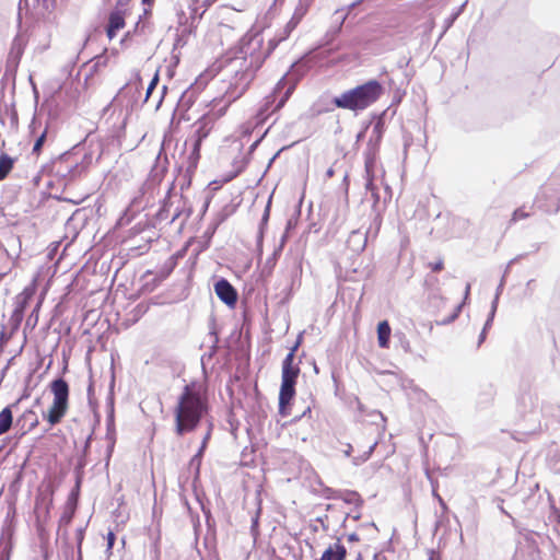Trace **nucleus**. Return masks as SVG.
Wrapping results in <instances>:
<instances>
[{
	"label": "nucleus",
	"mask_w": 560,
	"mask_h": 560,
	"mask_svg": "<svg viewBox=\"0 0 560 560\" xmlns=\"http://www.w3.org/2000/svg\"><path fill=\"white\" fill-rule=\"evenodd\" d=\"M207 411L208 398L203 386L196 382L187 384L174 409L175 432L184 435L195 431Z\"/></svg>",
	"instance_id": "obj_1"
},
{
	"label": "nucleus",
	"mask_w": 560,
	"mask_h": 560,
	"mask_svg": "<svg viewBox=\"0 0 560 560\" xmlns=\"http://www.w3.org/2000/svg\"><path fill=\"white\" fill-rule=\"evenodd\" d=\"M275 45L270 43L264 48V36L258 32H248L240 40L236 56L231 60L230 67L254 71L258 69L266 57L271 52Z\"/></svg>",
	"instance_id": "obj_2"
},
{
	"label": "nucleus",
	"mask_w": 560,
	"mask_h": 560,
	"mask_svg": "<svg viewBox=\"0 0 560 560\" xmlns=\"http://www.w3.org/2000/svg\"><path fill=\"white\" fill-rule=\"evenodd\" d=\"M382 93L383 86L380 82L371 80L334 97L332 103L338 108L359 112L364 110L375 103L381 97Z\"/></svg>",
	"instance_id": "obj_3"
},
{
	"label": "nucleus",
	"mask_w": 560,
	"mask_h": 560,
	"mask_svg": "<svg viewBox=\"0 0 560 560\" xmlns=\"http://www.w3.org/2000/svg\"><path fill=\"white\" fill-rule=\"evenodd\" d=\"M229 68L233 72V75L229 80L222 81L221 91L223 94L219 100V104L223 103V106L214 112L215 118L223 116L228 107L245 93L253 79V71L241 68L240 66H236V68L229 66Z\"/></svg>",
	"instance_id": "obj_4"
},
{
	"label": "nucleus",
	"mask_w": 560,
	"mask_h": 560,
	"mask_svg": "<svg viewBox=\"0 0 560 560\" xmlns=\"http://www.w3.org/2000/svg\"><path fill=\"white\" fill-rule=\"evenodd\" d=\"M50 390L54 395V400L44 418L50 425L58 424L66 416L69 408V385L63 378H57L51 382Z\"/></svg>",
	"instance_id": "obj_5"
},
{
	"label": "nucleus",
	"mask_w": 560,
	"mask_h": 560,
	"mask_svg": "<svg viewBox=\"0 0 560 560\" xmlns=\"http://www.w3.org/2000/svg\"><path fill=\"white\" fill-rule=\"evenodd\" d=\"M300 368L294 364L292 353H288L282 362L281 387L279 393V412L285 416V408L295 394V383Z\"/></svg>",
	"instance_id": "obj_6"
},
{
	"label": "nucleus",
	"mask_w": 560,
	"mask_h": 560,
	"mask_svg": "<svg viewBox=\"0 0 560 560\" xmlns=\"http://www.w3.org/2000/svg\"><path fill=\"white\" fill-rule=\"evenodd\" d=\"M312 0H299L298 5L293 12L291 20L287 23L283 34L278 38V42L285 39L290 33L298 26L308 11Z\"/></svg>",
	"instance_id": "obj_7"
},
{
	"label": "nucleus",
	"mask_w": 560,
	"mask_h": 560,
	"mask_svg": "<svg viewBox=\"0 0 560 560\" xmlns=\"http://www.w3.org/2000/svg\"><path fill=\"white\" fill-rule=\"evenodd\" d=\"M376 160L374 156L369 155L365 159V189L371 192L374 203L378 202L380 196L377 195V188L374 184L376 178Z\"/></svg>",
	"instance_id": "obj_8"
},
{
	"label": "nucleus",
	"mask_w": 560,
	"mask_h": 560,
	"mask_svg": "<svg viewBox=\"0 0 560 560\" xmlns=\"http://www.w3.org/2000/svg\"><path fill=\"white\" fill-rule=\"evenodd\" d=\"M214 291L218 298L229 306L234 305L237 301L235 289L225 279H221L214 284Z\"/></svg>",
	"instance_id": "obj_9"
},
{
	"label": "nucleus",
	"mask_w": 560,
	"mask_h": 560,
	"mask_svg": "<svg viewBox=\"0 0 560 560\" xmlns=\"http://www.w3.org/2000/svg\"><path fill=\"white\" fill-rule=\"evenodd\" d=\"M38 422L37 413L32 409H27L18 418L16 427L20 428L22 434H25L36 428Z\"/></svg>",
	"instance_id": "obj_10"
},
{
	"label": "nucleus",
	"mask_w": 560,
	"mask_h": 560,
	"mask_svg": "<svg viewBox=\"0 0 560 560\" xmlns=\"http://www.w3.org/2000/svg\"><path fill=\"white\" fill-rule=\"evenodd\" d=\"M347 550L343 545L336 542L330 545L319 560H345Z\"/></svg>",
	"instance_id": "obj_11"
},
{
	"label": "nucleus",
	"mask_w": 560,
	"mask_h": 560,
	"mask_svg": "<svg viewBox=\"0 0 560 560\" xmlns=\"http://www.w3.org/2000/svg\"><path fill=\"white\" fill-rule=\"evenodd\" d=\"M125 25L121 12H112L108 20L107 36L112 39L116 36L117 32Z\"/></svg>",
	"instance_id": "obj_12"
},
{
	"label": "nucleus",
	"mask_w": 560,
	"mask_h": 560,
	"mask_svg": "<svg viewBox=\"0 0 560 560\" xmlns=\"http://www.w3.org/2000/svg\"><path fill=\"white\" fill-rule=\"evenodd\" d=\"M198 128L196 130V139L194 140L195 143V152L198 153L200 150V145L203 139H206L211 130V126H209L208 118H202L198 121Z\"/></svg>",
	"instance_id": "obj_13"
},
{
	"label": "nucleus",
	"mask_w": 560,
	"mask_h": 560,
	"mask_svg": "<svg viewBox=\"0 0 560 560\" xmlns=\"http://www.w3.org/2000/svg\"><path fill=\"white\" fill-rule=\"evenodd\" d=\"M84 167L80 164H74L72 166L66 165V164H59L57 173L62 176L67 177L70 180L80 176L83 172Z\"/></svg>",
	"instance_id": "obj_14"
},
{
	"label": "nucleus",
	"mask_w": 560,
	"mask_h": 560,
	"mask_svg": "<svg viewBox=\"0 0 560 560\" xmlns=\"http://www.w3.org/2000/svg\"><path fill=\"white\" fill-rule=\"evenodd\" d=\"M390 337V326L386 320L378 323L377 325V339L381 348H388Z\"/></svg>",
	"instance_id": "obj_15"
},
{
	"label": "nucleus",
	"mask_w": 560,
	"mask_h": 560,
	"mask_svg": "<svg viewBox=\"0 0 560 560\" xmlns=\"http://www.w3.org/2000/svg\"><path fill=\"white\" fill-rule=\"evenodd\" d=\"M13 421L11 407L8 406L0 411V435L7 433Z\"/></svg>",
	"instance_id": "obj_16"
},
{
	"label": "nucleus",
	"mask_w": 560,
	"mask_h": 560,
	"mask_svg": "<svg viewBox=\"0 0 560 560\" xmlns=\"http://www.w3.org/2000/svg\"><path fill=\"white\" fill-rule=\"evenodd\" d=\"M14 159L5 153L0 155V182L3 180L12 171Z\"/></svg>",
	"instance_id": "obj_17"
},
{
	"label": "nucleus",
	"mask_w": 560,
	"mask_h": 560,
	"mask_svg": "<svg viewBox=\"0 0 560 560\" xmlns=\"http://www.w3.org/2000/svg\"><path fill=\"white\" fill-rule=\"evenodd\" d=\"M497 308H498V296H494L492 303H491V311H490V314L488 316V319L483 326V330H487L488 328L491 327L492 325V322H493V318H494V315H495V312H497Z\"/></svg>",
	"instance_id": "obj_18"
},
{
	"label": "nucleus",
	"mask_w": 560,
	"mask_h": 560,
	"mask_svg": "<svg viewBox=\"0 0 560 560\" xmlns=\"http://www.w3.org/2000/svg\"><path fill=\"white\" fill-rule=\"evenodd\" d=\"M529 217V212L525 211L524 208L516 209L512 214V222H517L520 220L526 219Z\"/></svg>",
	"instance_id": "obj_19"
},
{
	"label": "nucleus",
	"mask_w": 560,
	"mask_h": 560,
	"mask_svg": "<svg viewBox=\"0 0 560 560\" xmlns=\"http://www.w3.org/2000/svg\"><path fill=\"white\" fill-rule=\"evenodd\" d=\"M467 3V0L460 5V8L454 12L450 19L446 20V23H445V30H447L448 27H451V25L454 23V21L459 16V14L463 12L465 5Z\"/></svg>",
	"instance_id": "obj_20"
},
{
	"label": "nucleus",
	"mask_w": 560,
	"mask_h": 560,
	"mask_svg": "<svg viewBox=\"0 0 560 560\" xmlns=\"http://www.w3.org/2000/svg\"><path fill=\"white\" fill-rule=\"evenodd\" d=\"M44 11H51L55 7V0H34Z\"/></svg>",
	"instance_id": "obj_21"
},
{
	"label": "nucleus",
	"mask_w": 560,
	"mask_h": 560,
	"mask_svg": "<svg viewBox=\"0 0 560 560\" xmlns=\"http://www.w3.org/2000/svg\"><path fill=\"white\" fill-rule=\"evenodd\" d=\"M254 128V125L252 122H245L240 126L237 132L241 137H247L250 135L252 130Z\"/></svg>",
	"instance_id": "obj_22"
},
{
	"label": "nucleus",
	"mask_w": 560,
	"mask_h": 560,
	"mask_svg": "<svg viewBox=\"0 0 560 560\" xmlns=\"http://www.w3.org/2000/svg\"><path fill=\"white\" fill-rule=\"evenodd\" d=\"M46 139V131H44L35 141L33 153L38 154Z\"/></svg>",
	"instance_id": "obj_23"
},
{
	"label": "nucleus",
	"mask_w": 560,
	"mask_h": 560,
	"mask_svg": "<svg viewBox=\"0 0 560 560\" xmlns=\"http://www.w3.org/2000/svg\"><path fill=\"white\" fill-rule=\"evenodd\" d=\"M375 446H376V443H374L373 445L370 446L369 451L364 454V456H362L360 458H353V464L354 465H360L361 463L368 460V458L370 457V455L374 451Z\"/></svg>",
	"instance_id": "obj_24"
},
{
	"label": "nucleus",
	"mask_w": 560,
	"mask_h": 560,
	"mask_svg": "<svg viewBox=\"0 0 560 560\" xmlns=\"http://www.w3.org/2000/svg\"><path fill=\"white\" fill-rule=\"evenodd\" d=\"M364 0H357L354 2H352L350 5H348L347 8H341V9H338L335 11V14L334 15H338L340 14L341 12L343 11H347V12H351V10H353L355 7H358L360 3H362Z\"/></svg>",
	"instance_id": "obj_25"
},
{
	"label": "nucleus",
	"mask_w": 560,
	"mask_h": 560,
	"mask_svg": "<svg viewBox=\"0 0 560 560\" xmlns=\"http://www.w3.org/2000/svg\"><path fill=\"white\" fill-rule=\"evenodd\" d=\"M187 2H188V9H189V16L191 19H195L198 13L197 7H196L198 0H187Z\"/></svg>",
	"instance_id": "obj_26"
},
{
	"label": "nucleus",
	"mask_w": 560,
	"mask_h": 560,
	"mask_svg": "<svg viewBox=\"0 0 560 560\" xmlns=\"http://www.w3.org/2000/svg\"><path fill=\"white\" fill-rule=\"evenodd\" d=\"M198 152H200V150ZM199 156H200V154L195 152V143H192V151L189 155V165L196 166L197 162L199 160Z\"/></svg>",
	"instance_id": "obj_27"
},
{
	"label": "nucleus",
	"mask_w": 560,
	"mask_h": 560,
	"mask_svg": "<svg viewBox=\"0 0 560 560\" xmlns=\"http://www.w3.org/2000/svg\"><path fill=\"white\" fill-rule=\"evenodd\" d=\"M210 435H211V425L209 427L208 431L206 432V434L203 436V440H202V443H201V447H200L197 456H199L203 452Z\"/></svg>",
	"instance_id": "obj_28"
},
{
	"label": "nucleus",
	"mask_w": 560,
	"mask_h": 560,
	"mask_svg": "<svg viewBox=\"0 0 560 560\" xmlns=\"http://www.w3.org/2000/svg\"><path fill=\"white\" fill-rule=\"evenodd\" d=\"M158 81H159V77H158V74H155L154 78L152 79L151 83L149 84L148 89H147V97L152 93V91L154 90Z\"/></svg>",
	"instance_id": "obj_29"
},
{
	"label": "nucleus",
	"mask_w": 560,
	"mask_h": 560,
	"mask_svg": "<svg viewBox=\"0 0 560 560\" xmlns=\"http://www.w3.org/2000/svg\"><path fill=\"white\" fill-rule=\"evenodd\" d=\"M348 15H349V12H347V11H343L337 15L338 20H339L338 31H340V28H341L342 24L345 23Z\"/></svg>",
	"instance_id": "obj_30"
},
{
	"label": "nucleus",
	"mask_w": 560,
	"mask_h": 560,
	"mask_svg": "<svg viewBox=\"0 0 560 560\" xmlns=\"http://www.w3.org/2000/svg\"><path fill=\"white\" fill-rule=\"evenodd\" d=\"M301 340H302V335L299 336L296 342L293 345V347L290 349V352L289 353H292V360H294V357H295V352L299 348V346L301 345Z\"/></svg>",
	"instance_id": "obj_31"
},
{
	"label": "nucleus",
	"mask_w": 560,
	"mask_h": 560,
	"mask_svg": "<svg viewBox=\"0 0 560 560\" xmlns=\"http://www.w3.org/2000/svg\"><path fill=\"white\" fill-rule=\"evenodd\" d=\"M115 544V534L109 532L107 534V549H112Z\"/></svg>",
	"instance_id": "obj_32"
},
{
	"label": "nucleus",
	"mask_w": 560,
	"mask_h": 560,
	"mask_svg": "<svg viewBox=\"0 0 560 560\" xmlns=\"http://www.w3.org/2000/svg\"><path fill=\"white\" fill-rule=\"evenodd\" d=\"M504 282H505V275L502 277L498 288H497V292H495V295L494 296H498V300L500 299V295L502 293V290H503V287H504Z\"/></svg>",
	"instance_id": "obj_33"
},
{
	"label": "nucleus",
	"mask_w": 560,
	"mask_h": 560,
	"mask_svg": "<svg viewBox=\"0 0 560 560\" xmlns=\"http://www.w3.org/2000/svg\"><path fill=\"white\" fill-rule=\"evenodd\" d=\"M433 271H440L443 269V261L439 260L436 262L430 264Z\"/></svg>",
	"instance_id": "obj_34"
},
{
	"label": "nucleus",
	"mask_w": 560,
	"mask_h": 560,
	"mask_svg": "<svg viewBox=\"0 0 560 560\" xmlns=\"http://www.w3.org/2000/svg\"><path fill=\"white\" fill-rule=\"evenodd\" d=\"M469 292H470V283H467V285L465 288L464 303L468 300Z\"/></svg>",
	"instance_id": "obj_35"
},
{
	"label": "nucleus",
	"mask_w": 560,
	"mask_h": 560,
	"mask_svg": "<svg viewBox=\"0 0 560 560\" xmlns=\"http://www.w3.org/2000/svg\"><path fill=\"white\" fill-rule=\"evenodd\" d=\"M486 332H487V330H483V329H482V331H481V334H480V336H479L478 346H480V345L485 341V339H486Z\"/></svg>",
	"instance_id": "obj_36"
},
{
	"label": "nucleus",
	"mask_w": 560,
	"mask_h": 560,
	"mask_svg": "<svg viewBox=\"0 0 560 560\" xmlns=\"http://www.w3.org/2000/svg\"><path fill=\"white\" fill-rule=\"evenodd\" d=\"M291 93V89H289L285 93V96L279 102L278 107L282 106L287 98L289 97V94Z\"/></svg>",
	"instance_id": "obj_37"
},
{
	"label": "nucleus",
	"mask_w": 560,
	"mask_h": 560,
	"mask_svg": "<svg viewBox=\"0 0 560 560\" xmlns=\"http://www.w3.org/2000/svg\"><path fill=\"white\" fill-rule=\"evenodd\" d=\"M433 494L438 498V500H439V502H440L441 506H442L443 509H446V505H445V503H444L443 499H442V498H441L436 492H433Z\"/></svg>",
	"instance_id": "obj_38"
},
{
	"label": "nucleus",
	"mask_w": 560,
	"mask_h": 560,
	"mask_svg": "<svg viewBox=\"0 0 560 560\" xmlns=\"http://www.w3.org/2000/svg\"><path fill=\"white\" fill-rule=\"evenodd\" d=\"M234 144L236 145V150L241 151L243 149V142L240 140H234Z\"/></svg>",
	"instance_id": "obj_39"
},
{
	"label": "nucleus",
	"mask_w": 560,
	"mask_h": 560,
	"mask_svg": "<svg viewBox=\"0 0 560 560\" xmlns=\"http://www.w3.org/2000/svg\"><path fill=\"white\" fill-rule=\"evenodd\" d=\"M352 451V446L350 444L347 445V448L343 451L345 456H350Z\"/></svg>",
	"instance_id": "obj_40"
},
{
	"label": "nucleus",
	"mask_w": 560,
	"mask_h": 560,
	"mask_svg": "<svg viewBox=\"0 0 560 560\" xmlns=\"http://www.w3.org/2000/svg\"><path fill=\"white\" fill-rule=\"evenodd\" d=\"M326 176H327V177H332V176H334V168H332V167H330V168H328V170H327V172H326Z\"/></svg>",
	"instance_id": "obj_41"
},
{
	"label": "nucleus",
	"mask_w": 560,
	"mask_h": 560,
	"mask_svg": "<svg viewBox=\"0 0 560 560\" xmlns=\"http://www.w3.org/2000/svg\"><path fill=\"white\" fill-rule=\"evenodd\" d=\"M268 215H269V207L266 208V211L264 214V220H267Z\"/></svg>",
	"instance_id": "obj_42"
},
{
	"label": "nucleus",
	"mask_w": 560,
	"mask_h": 560,
	"mask_svg": "<svg viewBox=\"0 0 560 560\" xmlns=\"http://www.w3.org/2000/svg\"><path fill=\"white\" fill-rule=\"evenodd\" d=\"M257 523H258V520L256 517V518L253 520V527H255L257 525Z\"/></svg>",
	"instance_id": "obj_43"
},
{
	"label": "nucleus",
	"mask_w": 560,
	"mask_h": 560,
	"mask_svg": "<svg viewBox=\"0 0 560 560\" xmlns=\"http://www.w3.org/2000/svg\"><path fill=\"white\" fill-rule=\"evenodd\" d=\"M558 210H559V205L557 203L552 211L556 212Z\"/></svg>",
	"instance_id": "obj_44"
},
{
	"label": "nucleus",
	"mask_w": 560,
	"mask_h": 560,
	"mask_svg": "<svg viewBox=\"0 0 560 560\" xmlns=\"http://www.w3.org/2000/svg\"><path fill=\"white\" fill-rule=\"evenodd\" d=\"M516 260H517V258L511 259L509 265L513 264V262H514V261H516ZM509 267H510V266H508V268H509Z\"/></svg>",
	"instance_id": "obj_45"
},
{
	"label": "nucleus",
	"mask_w": 560,
	"mask_h": 560,
	"mask_svg": "<svg viewBox=\"0 0 560 560\" xmlns=\"http://www.w3.org/2000/svg\"><path fill=\"white\" fill-rule=\"evenodd\" d=\"M306 412H311V408L307 407L306 410L303 412V416L306 413Z\"/></svg>",
	"instance_id": "obj_46"
},
{
	"label": "nucleus",
	"mask_w": 560,
	"mask_h": 560,
	"mask_svg": "<svg viewBox=\"0 0 560 560\" xmlns=\"http://www.w3.org/2000/svg\"><path fill=\"white\" fill-rule=\"evenodd\" d=\"M83 540L82 532L80 530V541Z\"/></svg>",
	"instance_id": "obj_47"
},
{
	"label": "nucleus",
	"mask_w": 560,
	"mask_h": 560,
	"mask_svg": "<svg viewBox=\"0 0 560 560\" xmlns=\"http://www.w3.org/2000/svg\"><path fill=\"white\" fill-rule=\"evenodd\" d=\"M430 560H434V557H433V555H432V556L430 557Z\"/></svg>",
	"instance_id": "obj_48"
}]
</instances>
